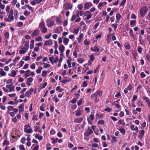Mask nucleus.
<instances>
[{"instance_id":"42","label":"nucleus","mask_w":150,"mask_h":150,"mask_svg":"<svg viewBox=\"0 0 150 150\" xmlns=\"http://www.w3.org/2000/svg\"><path fill=\"white\" fill-rule=\"evenodd\" d=\"M47 71L45 70H43L42 71V76L43 77H45L47 75Z\"/></svg>"},{"instance_id":"28","label":"nucleus","mask_w":150,"mask_h":150,"mask_svg":"<svg viewBox=\"0 0 150 150\" xmlns=\"http://www.w3.org/2000/svg\"><path fill=\"white\" fill-rule=\"evenodd\" d=\"M90 59L91 61V63H90V64H92L93 61L94 59V56L93 54H91L90 56Z\"/></svg>"},{"instance_id":"60","label":"nucleus","mask_w":150,"mask_h":150,"mask_svg":"<svg viewBox=\"0 0 150 150\" xmlns=\"http://www.w3.org/2000/svg\"><path fill=\"white\" fill-rule=\"evenodd\" d=\"M30 68L33 69H34L35 68V65L33 63L30 66Z\"/></svg>"},{"instance_id":"34","label":"nucleus","mask_w":150,"mask_h":150,"mask_svg":"<svg viewBox=\"0 0 150 150\" xmlns=\"http://www.w3.org/2000/svg\"><path fill=\"white\" fill-rule=\"evenodd\" d=\"M129 33L131 37L132 38L134 37V35L133 34V31L132 29H130L129 31Z\"/></svg>"},{"instance_id":"40","label":"nucleus","mask_w":150,"mask_h":150,"mask_svg":"<svg viewBox=\"0 0 150 150\" xmlns=\"http://www.w3.org/2000/svg\"><path fill=\"white\" fill-rule=\"evenodd\" d=\"M116 19L120 20L121 18V16L119 13H117L116 15Z\"/></svg>"},{"instance_id":"13","label":"nucleus","mask_w":150,"mask_h":150,"mask_svg":"<svg viewBox=\"0 0 150 150\" xmlns=\"http://www.w3.org/2000/svg\"><path fill=\"white\" fill-rule=\"evenodd\" d=\"M144 131L143 129H142L139 132V138H142L144 136Z\"/></svg>"},{"instance_id":"48","label":"nucleus","mask_w":150,"mask_h":150,"mask_svg":"<svg viewBox=\"0 0 150 150\" xmlns=\"http://www.w3.org/2000/svg\"><path fill=\"white\" fill-rule=\"evenodd\" d=\"M137 98V96L136 95H134L133 96V98L132 100V101L133 102H134L135 101Z\"/></svg>"},{"instance_id":"5","label":"nucleus","mask_w":150,"mask_h":150,"mask_svg":"<svg viewBox=\"0 0 150 150\" xmlns=\"http://www.w3.org/2000/svg\"><path fill=\"white\" fill-rule=\"evenodd\" d=\"M95 94L96 95V97H95V102H98L99 100V99L98 98V96L100 97L102 95V91L101 90H97L95 93Z\"/></svg>"},{"instance_id":"39","label":"nucleus","mask_w":150,"mask_h":150,"mask_svg":"<svg viewBox=\"0 0 150 150\" xmlns=\"http://www.w3.org/2000/svg\"><path fill=\"white\" fill-rule=\"evenodd\" d=\"M54 59V57L53 56L50 57L49 58V59L50 62L52 64H54L53 59Z\"/></svg>"},{"instance_id":"6","label":"nucleus","mask_w":150,"mask_h":150,"mask_svg":"<svg viewBox=\"0 0 150 150\" xmlns=\"http://www.w3.org/2000/svg\"><path fill=\"white\" fill-rule=\"evenodd\" d=\"M93 133V131L92 130L89 126L88 127L87 130L84 133V135L86 137H88Z\"/></svg>"},{"instance_id":"36","label":"nucleus","mask_w":150,"mask_h":150,"mask_svg":"<svg viewBox=\"0 0 150 150\" xmlns=\"http://www.w3.org/2000/svg\"><path fill=\"white\" fill-rule=\"evenodd\" d=\"M56 90L57 91H58L59 92H60L62 91L63 89L61 88L60 86H58L56 88Z\"/></svg>"},{"instance_id":"15","label":"nucleus","mask_w":150,"mask_h":150,"mask_svg":"<svg viewBox=\"0 0 150 150\" xmlns=\"http://www.w3.org/2000/svg\"><path fill=\"white\" fill-rule=\"evenodd\" d=\"M64 39L63 43L65 45H67L68 44V43L69 41V39L67 38H65L62 37Z\"/></svg>"},{"instance_id":"30","label":"nucleus","mask_w":150,"mask_h":150,"mask_svg":"<svg viewBox=\"0 0 150 150\" xmlns=\"http://www.w3.org/2000/svg\"><path fill=\"white\" fill-rule=\"evenodd\" d=\"M142 48L141 46H138L137 51L139 54H141L142 53Z\"/></svg>"},{"instance_id":"49","label":"nucleus","mask_w":150,"mask_h":150,"mask_svg":"<svg viewBox=\"0 0 150 150\" xmlns=\"http://www.w3.org/2000/svg\"><path fill=\"white\" fill-rule=\"evenodd\" d=\"M137 104L138 106H144L142 102L140 100H139L138 101Z\"/></svg>"},{"instance_id":"56","label":"nucleus","mask_w":150,"mask_h":150,"mask_svg":"<svg viewBox=\"0 0 150 150\" xmlns=\"http://www.w3.org/2000/svg\"><path fill=\"white\" fill-rule=\"evenodd\" d=\"M54 47L55 49H57V48L58 47V45L57 44V41H54Z\"/></svg>"},{"instance_id":"23","label":"nucleus","mask_w":150,"mask_h":150,"mask_svg":"<svg viewBox=\"0 0 150 150\" xmlns=\"http://www.w3.org/2000/svg\"><path fill=\"white\" fill-rule=\"evenodd\" d=\"M94 118V115L93 112H91L89 116V119L90 120H93Z\"/></svg>"},{"instance_id":"27","label":"nucleus","mask_w":150,"mask_h":150,"mask_svg":"<svg viewBox=\"0 0 150 150\" xmlns=\"http://www.w3.org/2000/svg\"><path fill=\"white\" fill-rule=\"evenodd\" d=\"M61 20L59 18V17H57V18L56 20V22L57 24L60 25L61 24Z\"/></svg>"},{"instance_id":"44","label":"nucleus","mask_w":150,"mask_h":150,"mask_svg":"<svg viewBox=\"0 0 150 150\" xmlns=\"http://www.w3.org/2000/svg\"><path fill=\"white\" fill-rule=\"evenodd\" d=\"M132 86L130 84H129L126 88L129 91H131L132 89Z\"/></svg>"},{"instance_id":"41","label":"nucleus","mask_w":150,"mask_h":150,"mask_svg":"<svg viewBox=\"0 0 150 150\" xmlns=\"http://www.w3.org/2000/svg\"><path fill=\"white\" fill-rule=\"evenodd\" d=\"M103 6V4L102 3V2H100L98 5V8L100 9H101V8Z\"/></svg>"},{"instance_id":"12","label":"nucleus","mask_w":150,"mask_h":150,"mask_svg":"<svg viewBox=\"0 0 150 150\" xmlns=\"http://www.w3.org/2000/svg\"><path fill=\"white\" fill-rule=\"evenodd\" d=\"M91 51H94L96 52H98L99 51V48L96 46H94L93 47H91Z\"/></svg>"},{"instance_id":"62","label":"nucleus","mask_w":150,"mask_h":150,"mask_svg":"<svg viewBox=\"0 0 150 150\" xmlns=\"http://www.w3.org/2000/svg\"><path fill=\"white\" fill-rule=\"evenodd\" d=\"M120 132L122 134H125V130L123 128H121L120 130Z\"/></svg>"},{"instance_id":"61","label":"nucleus","mask_w":150,"mask_h":150,"mask_svg":"<svg viewBox=\"0 0 150 150\" xmlns=\"http://www.w3.org/2000/svg\"><path fill=\"white\" fill-rule=\"evenodd\" d=\"M15 86H13L11 88H10L9 90V92H11L13 91H15L14 89Z\"/></svg>"},{"instance_id":"57","label":"nucleus","mask_w":150,"mask_h":150,"mask_svg":"<svg viewBox=\"0 0 150 150\" xmlns=\"http://www.w3.org/2000/svg\"><path fill=\"white\" fill-rule=\"evenodd\" d=\"M51 140H52V143L53 144H55L57 143V141L56 140H55L54 138L53 137H52L51 138Z\"/></svg>"},{"instance_id":"18","label":"nucleus","mask_w":150,"mask_h":150,"mask_svg":"<svg viewBox=\"0 0 150 150\" xmlns=\"http://www.w3.org/2000/svg\"><path fill=\"white\" fill-rule=\"evenodd\" d=\"M103 117V114H101L100 115H99V113H97L96 115V117L97 119H100L102 118Z\"/></svg>"},{"instance_id":"7","label":"nucleus","mask_w":150,"mask_h":150,"mask_svg":"<svg viewBox=\"0 0 150 150\" xmlns=\"http://www.w3.org/2000/svg\"><path fill=\"white\" fill-rule=\"evenodd\" d=\"M47 25L48 27H50L53 25L54 22L52 20L48 19L46 21Z\"/></svg>"},{"instance_id":"29","label":"nucleus","mask_w":150,"mask_h":150,"mask_svg":"<svg viewBox=\"0 0 150 150\" xmlns=\"http://www.w3.org/2000/svg\"><path fill=\"white\" fill-rule=\"evenodd\" d=\"M24 103H22L21 105L19 106V108L21 111L23 110L24 109Z\"/></svg>"},{"instance_id":"19","label":"nucleus","mask_w":150,"mask_h":150,"mask_svg":"<svg viewBox=\"0 0 150 150\" xmlns=\"http://www.w3.org/2000/svg\"><path fill=\"white\" fill-rule=\"evenodd\" d=\"M24 131L25 132L28 133H31L33 132V130L32 129L29 128L28 129H24Z\"/></svg>"},{"instance_id":"3","label":"nucleus","mask_w":150,"mask_h":150,"mask_svg":"<svg viewBox=\"0 0 150 150\" xmlns=\"http://www.w3.org/2000/svg\"><path fill=\"white\" fill-rule=\"evenodd\" d=\"M39 28L41 30L42 33H45L47 31V29L45 27V23L43 21L41 22L39 24Z\"/></svg>"},{"instance_id":"58","label":"nucleus","mask_w":150,"mask_h":150,"mask_svg":"<svg viewBox=\"0 0 150 150\" xmlns=\"http://www.w3.org/2000/svg\"><path fill=\"white\" fill-rule=\"evenodd\" d=\"M117 25L116 23V24H112L111 25V27H113L115 30L117 28Z\"/></svg>"},{"instance_id":"21","label":"nucleus","mask_w":150,"mask_h":150,"mask_svg":"<svg viewBox=\"0 0 150 150\" xmlns=\"http://www.w3.org/2000/svg\"><path fill=\"white\" fill-rule=\"evenodd\" d=\"M35 138L38 139L39 141H41L42 139V137L41 136H39V134H36L35 135Z\"/></svg>"},{"instance_id":"35","label":"nucleus","mask_w":150,"mask_h":150,"mask_svg":"<svg viewBox=\"0 0 150 150\" xmlns=\"http://www.w3.org/2000/svg\"><path fill=\"white\" fill-rule=\"evenodd\" d=\"M30 72V71L29 70H28L25 71V73H26L25 75H26V76L29 77L30 76V74L29 73Z\"/></svg>"},{"instance_id":"25","label":"nucleus","mask_w":150,"mask_h":150,"mask_svg":"<svg viewBox=\"0 0 150 150\" xmlns=\"http://www.w3.org/2000/svg\"><path fill=\"white\" fill-rule=\"evenodd\" d=\"M42 69V67H38V69L36 70V72L37 74H40Z\"/></svg>"},{"instance_id":"51","label":"nucleus","mask_w":150,"mask_h":150,"mask_svg":"<svg viewBox=\"0 0 150 150\" xmlns=\"http://www.w3.org/2000/svg\"><path fill=\"white\" fill-rule=\"evenodd\" d=\"M83 86V87H86L87 85V81H84L82 83Z\"/></svg>"},{"instance_id":"2","label":"nucleus","mask_w":150,"mask_h":150,"mask_svg":"<svg viewBox=\"0 0 150 150\" xmlns=\"http://www.w3.org/2000/svg\"><path fill=\"white\" fill-rule=\"evenodd\" d=\"M148 10V8L146 6H142L139 10L141 16L142 17H144L146 13Z\"/></svg>"},{"instance_id":"33","label":"nucleus","mask_w":150,"mask_h":150,"mask_svg":"<svg viewBox=\"0 0 150 150\" xmlns=\"http://www.w3.org/2000/svg\"><path fill=\"white\" fill-rule=\"evenodd\" d=\"M16 74V71L14 70H12L11 71V76L14 77Z\"/></svg>"},{"instance_id":"31","label":"nucleus","mask_w":150,"mask_h":150,"mask_svg":"<svg viewBox=\"0 0 150 150\" xmlns=\"http://www.w3.org/2000/svg\"><path fill=\"white\" fill-rule=\"evenodd\" d=\"M98 124L99 125H103L104 124L105 122L103 120H99L98 121Z\"/></svg>"},{"instance_id":"55","label":"nucleus","mask_w":150,"mask_h":150,"mask_svg":"<svg viewBox=\"0 0 150 150\" xmlns=\"http://www.w3.org/2000/svg\"><path fill=\"white\" fill-rule=\"evenodd\" d=\"M44 64V68H46L47 67H49L50 66V65L49 64H48L46 63H43Z\"/></svg>"},{"instance_id":"9","label":"nucleus","mask_w":150,"mask_h":150,"mask_svg":"<svg viewBox=\"0 0 150 150\" xmlns=\"http://www.w3.org/2000/svg\"><path fill=\"white\" fill-rule=\"evenodd\" d=\"M40 31L38 29H35L34 30V31L32 33V36H37L40 33Z\"/></svg>"},{"instance_id":"54","label":"nucleus","mask_w":150,"mask_h":150,"mask_svg":"<svg viewBox=\"0 0 150 150\" xmlns=\"http://www.w3.org/2000/svg\"><path fill=\"white\" fill-rule=\"evenodd\" d=\"M76 112L75 113V115L76 116H80L81 115V111L80 110L76 111Z\"/></svg>"},{"instance_id":"47","label":"nucleus","mask_w":150,"mask_h":150,"mask_svg":"<svg viewBox=\"0 0 150 150\" xmlns=\"http://www.w3.org/2000/svg\"><path fill=\"white\" fill-rule=\"evenodd\" d=\"M4 36L5 37L6 39H8L9 38V34L8 32H6L4 33Z\"/></svg>"},{"instance_id":"20","label":"nucleus","mask_w":150,"mask_h":150,"mask_svg":"<svg viewBox=\"0 0 150 150\" xmlns=\"http://www.w3.org/2000/svg\"><path fill=\"white\" fill-rule=\"evenodd\" d=\"M0 74L2 76H5L6 75V73L4 71L3 69H0Z\"/></svg>"},{"instance_id":"38","label":"nucleus","mask_w":150,"mask_h":150,"mask_svg":"<svg viewBox=\"0 0 150 150\" xmlns=\"http://www.w3.org/2000/svg\"><path fill=\"white\" fill-rule=\"evenodd\" d=\"M30 13L29 11H25L24 13V15L26 16H28L30 14Z\"/></svg>"},{"instance_id":"43","label":"nucleus","mask_w":150,"mask_h":150,"mask_svg":"<svg viewBox=\"0 0 150 150\" xmlns=\"http://www.w3.org/2000/svg\"><path fill=\"white\" fill-rule=\"evenodd\" d=\"M8 111H12L13 110L14 108L12 106H8L7 107Z\"/></svg>"},{"instance_id":"1","label":"nucleus","mask_w":150,"mask_h":150,"mask_svg":"<svg viewBox=\"0 0 150 150\" xmlns=\"http://www.w3.org/2000/svg\"><path fill=\"white\" fill-rule=\"evenodd\" d=\"M29 42H26L24 45V47L21 48V50L19 51V53L21 54H25L29 48Z\"/></svg>"},{"instance_id":"45","label":"nucleus","mask_w":150,"mask_h":150,"mask_svg":"<svg viewBox=\"0 0 150 150\" xmlns=\"http://www.w3.org/2000/svg\"><path fill=\"white\" fill-rule=\"evenodd\" d=\"M9 144V142L7 140H5L3 143V145H8Z\"/></svg>"},{"instance_id":"11","label":"nucleus","mask_w":150,"mask_h":150,"mask_svg":"<svg viewBox=\"0 0 150 150\" xmlns=\"http://www.w3.org/2000/svg\"><path fill=\"white\" fill-rule=\"evenodd\" d=\"M134 125H130V128L132 131H135L137 132L138 131V127L137 126L134 127Z\"/></svg>"},{"instance_id":"24","label":"nucleus","mask_w":150,"mask_h":150,"mask_svg":"<svg viewBox=\"0 0 150 150\" xmlns=\"http://www.w3.org/2000/svg\"><path fill=\"white\" fill-rule=\"evenodd\" d=\"M78 98V97H76L75 98H74L71 101V103L72 104H74L75 103L77 100V99Z\"/></svg>"},{"instance_id":"64","label":"nucleus","mask_w":150,"mask_h":150,"mask_svg":"<svg viewBox=\"0 0 150 150\" xmlns=\"http://www.w3.org/2000/svg\"><path fill=\"white\" fill-rule=\"evenodd\" d=\"M19 148L20 150H25V149L23 145H19Z\"/></svg>"},{"instance_id":"37","label":"nucleus","mask_w":150,"mask_h":150,"mask_svg":"<svg viewBox=\"0 0 150 150\" xmlns=\"http://www.w3.org/2000/svg\"><path fill=\"white\" fill-rule=\"evenodd\" d=\"M30 57L29 56H26L24 58V57H23L22 59L25 61H28L30 60Z\"/></svg>"},{"instance_id":"4","label":"nucleus","mask_w":150,"mask_h":150,"mask_svg":"<svg viewBox=\"0 0 150 150\" xmlns=\"http://www.w3.org/2000/svg\"><path fill=\"white\" fill-rule=\"evenodd\" d=\"M73 5H71V3L68 2L65 3L63 6L64 9L65 10L69 9L71 10L72 8Z\"/></svg>"},{"instance_id":"22","label":"nucleus","mask_w":150,"mask_h":150,"mask_svg":"<svg viewBox=\"0 0 150 150\" xmlns=\"http://www.w3.org/2000/svg\"><path fill=\"white\" fill-rule=\"evenodd\" d=\"M143 99L147 103L150 102V99L149 98L146 96H143Z\"/></svg>"},{"instance_id":"63","label":"nucleus","mask_w":150,"mask_h":150,"mask_svg":"<svg viewBox=\"0 0 150 150\" xmlns=\"http://www.w3.org/2000/svg\"><path fill=\"white\" fill-rule=\"evenodd\" d=\"M140 76L142 78H144L146 76V75L144 72H142L140 73Z\"/></svg>"},{"instance_id":"53","label":"nucleus","mask_w":150,"mask_h":150,"mask_svg":"<svg viewBox=\"0 0 150 150\" xmlns=\"http://www.w3.org/2000/svg\"><path fill=\"white\" fill-rule=\"evenodd\" d=\"M25 6L28 8V9L29 10L32 11H33L32 7L29 6V5L25 4Z\"/></svg>"},{"instance_id":"46","label":"nucleus","mask_w":150,"mask_h":150,"mask_svg":"<svg viewBox=\"0 0 150 150\" xmlns=\"http://www.w3.org/2000/svg\"><path fill=\"white\" fill-rule=\"evenodd\" d=\"M8 18L11 21H13L14 19V17L13 15H9Z\"/></svg>"},{"instance_id":"14","label":"nucleus","mask_w":150,"mask_h":150,"mask_svg":"<svg viewBox=\"0 0 150 150\" xmlns=\"http://www.w3.org/2000/svg\"><path fill=\"white\" fill-rule=\"evenodd\" d=\"M136 21L135 20H131L130 23L131 27H134L136 24Z\"/></svg>"},{"instance_id":"50","label":"nucleus","mask_w":150,"mask_h":150,"mask_svg":"<svg viewBox=\"0 0 150 150\" xmlns=\"http://www.w3.org/2000/svg\"><path fill=\"white\" fill-rule=\"evenodd\" d=\"M86 16V17L85 18V19L86 20H89V19H90L91 18L92 15L91 14H90L87 15Z\"/></svg>"},{"instance_id":"16","label":"nucleus","mask_w":150,"mask_h":150,"mask_svg":"<svg viewBox=\"0 0 150 150\" xmlns=\"http://www.w3.org/2000/svg\"><path fill=\"white\" fill-rule=\"evenodd\" d=\"M132 54L133 56V58L136 59V57L138 56V53L137 52L135 51H134L132 52Z\"/></svg>"},{"instance_id":"17","label":"nucleus","mask_w":150,"mask_h":150,"mask_svg":"<svg viewBox=\"0 0 150 150\" xmlns=\"http://www.w3.org/2000/svg\"><path fill=\"white\" fill-rule=\"evenodd\" d=\"M61 46L59 47V49L60 52H63L64 51V49L65 48L64 47L63 45V44H62L61 45Z\"/></svg>"},{"instance_id":"26","label":"nucleus","mask_w":150,"mask_h":150,"mask_svg":"<svg viewBox=\"0 0 150 150\" xmlns=\"http://www.w3.org/2000/svg\"><path fill=\"white\" fill-rule=\"evenodd\" d=\"M36 3L38 4H39V1L37 0H33V1L31 2V3L34 6L36 4Z\"/></svg>"},{"instance_id":"8","label":"nucleus","mask_w":150,"mask_h":150,"mask_svg":"<svg viewBox=\"0 0 150 150\" xmlns=\"http://www.w3.org/2000/svg\"><path fill=\"white\" fill-rule=\"evenodd\" d=\"M92 6V4L91 2H86L84 4V7L85 10L88 9Z\"/></svg>"},{"instance_id":"32","label":"nucleus","mask_w":150,"mask_h":150,"mask_svg":"<svg viewBox=\"0 0 150 150\" xmlns=\"http://www.w3.org/2000/svg\"><path fill=\"white\" fill-rule=\"evenodd\" d=\"M23 25V23L22 22H19L17 23L16 25L18 27H22Z\"/></svg>"},{"instance_id":"59","label":"nucleus","mask_w":150,"mask_h":150,"mask_svg":"<svg viewBox=\"0 0 150 150\" xmlns=\"http://www.w3.org/2000/svg\"><path fill=\"white\" fill-rule=\"evenodd\" d=\"M82 102V98H81V99L79 100L77 102V105L78 106L80 105H81Z\"/></svg>"},{"instance_id":"10","label":"nucleus","mask_w":150,"mask_h":150,"mask_svg":"<svg viewBox=\"0 0 150 150\" xmlns=\"http://www.w3.org/2000/svg\"><path fill=\"white\" fill-rule=\"evenodd\" d=\"M83 120V118L81 117L79 118H76L74 119V121L76 123H80Z\"/></svg>"},{"instance_id":"52","label":"nucleus","mask_w":150,"mask_h":150,"mask_svg":"<svg viewBox=\"0 0 150 150\" xmlns=\"http://www.w3.org/2000/svg\"><path fill=\"white\" fill-rule=\"evenodd\" d=\"M83 34H81L80 35H79V38H78V41L79 42V41H80L82 39V38L83 37Z\"/></svg>"}]
</instances>
